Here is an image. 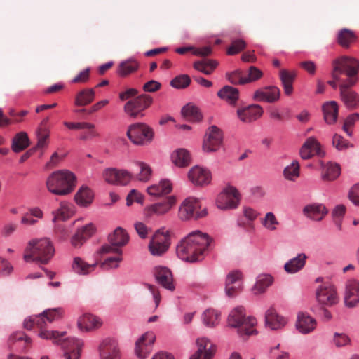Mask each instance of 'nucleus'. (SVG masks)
<instances>
[{
    "mask_svg": "<svg viewBox=\"0 0 359 359\" xmlns=\"http://www.w3.org/2000/svg\"><path fill=\"white\" fill-rule=\"evenodd\" d=\"M63 124L70 130H88V135H80L79 138L81 140H88L99 135L95 130V125L90 123L65 121Z\"/></svg>",
    "mask_w": 359,
    "mask_h": 359,
    "instance_id": "30",
    "label": "nucleus"
},
{
    "mask_svg": "<svg viewBox=\"0 0 359 359\" xmlns=\"http://www.w3.org/2000/svg\"><path fill=\"white\" fill-rule=\"evenodd\" d=\"M198 351L193 354L190 359H212L215 352V346L205 337L196 340Z\"/></svg>",
    "mask_w": 359,
    "mask_h": 359,
    "instance_id": "25",
    "label": "nucleus"
},
{
    "mask_svg": "<svg viewBox=\"0 0 359 359\" xmlns=\"http://www.w3.org/2000/svg\"><path fill=\"white\" fill-rule=\"evenodd\" d=\"M95 92L93 88H85L80 90L75 96L74 104L83 107L90 104L95 99Z\"/></svg>",
    "mask_w": 359,
    "mask_h": 359,
    "instance_id": "39",
    "label": "nucleus"
},
{
    "mask_svg": "<svg viewBox=\"0 0 359 359\" xmlns=\"http://www.w3.org/2000/svg\"><path fill=\"white\" fill-rule=\"evenodd\" d=\"M101 325L100 318L91 314H84L78 320V327L81 330L90 331L100 327Z\"/></svg>",
    "mask_w": 359,
    "mask_h": 359,
    "instance_id": "34",
    "label": "nucleus"
},
{
    "mask_svg": "<svg viewBox=\"0 0 359 359\" xmlns=\"http://www.w3.org/2000/svg\"><path fill=\"white\" fill-rule=\"evenodd\" d=\"M65 335L60 337L59 342L54 344L61 346L65 359H79L84 345L83 340L74 337L65 338Z\"/></svg>",
    "mask_w": 359,
    "mask_h": 359,
    "instance_id": "12",
    "label": "nucleus"
},
{
    "mask_svg": "<svg viewBox=\"0 0 359 359\" xmlns=\"http://www.w3.org/2000/svg\"><path fill=\"white\" fill-rule=\"evenodd\" d=\"M263 76V72L255 66H250L248 71V76H245L246 83L255 82Z\"/></svg>",
    "mask_w": 359,
    "mask_h": 359,
    "instance_id": "62",
    "label": "nucleus"
},
{
    "mask_svg": "<svg viewBox=\"0 0 359 359\" xmlns=\"http://www.w3.org/2000/svg\"><path fill=\"white\" fill-rule=\"evenodd\" d=\"M355 39V34L347 29L341 30L337 36V41L340 46L348 48Z\"/></svg>",
    "mask_w": 359,
    "mask_h": 359,
    "instance_id": "54",
    "label": "nucleus"
},
{
    "mask_svg": "<svg viewBox=\"0 0 359 359\" xmlns=\"http://www.w3.org/2000/svg\"><path fill=\"white\" fill-rule=\"evenodd\" d=\"M155 335L149 332L144 334L135 343V354L140 359L146 358L151 351V346L155 341Z\"/></svg>",
    "mask_w": 359,
    "mask_h": 359,
    "instance_id": "23",
    "label": "nucleus"
},
{
    "mask_svg": "<svg viewBox=\"0 0 359 359\" xmlns=\"http://www.w3.org/2000/svg\"><path fill=\"white\" fill-rule=\"evenodd\" d=\"M138 68V62L134 60H129L122 62L118 66V74L122 76H126L129 74L136 71Z\"/></svg>",
    "mask_w": 359,
    "mask_h": 359,
    "instance_id": "55",
    "label": "nucleus"
},
{
    "mask_svg": "<svg viewBox=\"0 0 359 359\" xmlns=\"http://www.w3.org/2000/svg\"><path fill=\"white\" fill-rule=\"evenodd\" d=\"M273 283V278L270 275H260L258 276L256 283L253 287L255 294H261L266 291Z\"/></svg>",
    "mask_w": 359,
    "mask_h": 359,
    "instance_id": "50",
    "label": "nucleus"
},
{
    "mask_svg": "<svg viewBox=\"0 0 359 359\" xmlns=\"http://www.w3.org/2000/svg\"><path fill=\"white\" fill-rule=\"evenodd\" d=\"M297 329L302 334L313 331L316 327V320L306 313H299L296 323Z\"/></svg>",
    "mask_w": 359,
    "mask_h": 359,
    "instance_id": "32",
    "label": "nucleus"
},
{
    "mask_svg": "<svg viewBox=\"0 0 359 359\" xmlns=\"http://www.w3.org/2000/svg\"><path fill=\"white\" fill-rule=\"evenodd\" d=\"M154 133L151 128L143 123H137L129 126L127 136L135 144L147 145L153 140Z\"/></svg>",
    "mask_w": 359,
    "mask_h": 359,
    "instance_id": "7",
    "label": "nucleus"
},
{
    "mask_svg": "<svg viewBox=\"0 0 359 359\" xmlns=\"http://www.w3.org/2000/svg\"><path fill=\"white\" fill-rule=\"evenodd\" d=\"M218 65L216 60L205 59L196 61L193 66L194 68L206 75L211 74Z\"/></svg>",
    "mask_w": 359,
    "mask_h": 359,
    "instance_id": "45",
    "label": "nucleus"
},
{
    "mask_svg": "<svg viewBox=\"0 0 359 359\" xmlns=\"http://www.w3.org/2000/svg\"><path fill=\"white\" fill-rule=\"evenodd\" d=\"M279 74L285 94L290 95L293 92L292 83L296 77L295 72H289L286 69H281Z\"/></svg>",
    "mask_w": 359,
    "mask_h": 359,
    "instance_id": "40",
    "label": "nucleus"
},
{
    "mask_svg": "<svg viewBox=\"0 0 359 359\" xmlns=\"http://www.w3.org/2000/svg\"><path fill=\"white\" fill-rule=\"evenodd\" d=\"M229 325L238 329V334L244 337L257 333L255 327L257 320L252 316H246L243 306H238L231 311L228 317Z\"/></svg>",
    "mask_w": 359,
    "mask_h": 359,
    "instance_id": "5",
    "label": "nucleus"
},
{
    "mask_svg": "<svg viewBox=\"0 0 359 359\" xmlns=\"http://www.w3.org/2000/svg\"><path fill=\"white\" fill-rule=\"evenodd\" d=\"M95 232V227L93 224H90L79 229L72 239V244L77 248L81 246L83 243L91 237Z\"/></svg>",
    "mask_w": 359,
    "mask_h": 359,
    "instance_id": "36",
    "label": "nucleus"
},
{
    "mask_svg": "<svg viewBox=\"0 0 359 359\" xmlns=\"http://www.w3.org/2000/svg\"><path fill=\"white\" fill-rule=\"evenodd\" d=\"M96 266V263L90 264L80 257H75L72 263V269L79 275H86L94 271Z\"/></svg>",
    "mask_w": 359,
    "mask_h": 359,
    "instance_id": "43",
    "label": "nucleus"
},
{
    "mask_svg": "<svg viewBox=\"0 0 359 359\" xmlns=\"http://www.w3.org/2000/svg\"><path fill=\"white\" fill-rule=\"evenodd\" d=\"M172 184L169 180H161L158 184H154L147 188V192L151 196H160L171 192Z\"/></svg>",
    "mask_w": 359,
    "mask_h": 359,
    "instance_id": "41",
    "label": "nucleus"
},
{
    "mask_svg": "<svg viewBox=\"0 0 359 359\" xmlns=\"http://www.w3.org/2000/svg\"><path fill=\"white\" fill-rule=\"evenodd\" d=\"M338 104L335 101L325 102L323 105V111L324 119L328 124H332L336 122L338 116Z\"/></svg>",
    "mask_w": 359,
    "mask_h": 359,
    "instance_id": "38",
    "label": "nucleus"
},
{
    "mask_svg": "<svg viewBox=\"0 0 359 359\" xmlns=\"http://www.w3.org/2000/svg\"><path fill=\"white\" fill-rule=\"evenodd\" d=\"M212 239L201 231H194L183 238L177 246V255L188 262L201 261Z\"/></svg>",
    "mask_w": 359,
    "mask_h": 359,
    "instance_id": "1",
    "label": "nucleus"
},
{
    "mask_svg": "<svg viewBox=\"0 0 359 359\" xmlns=\"http://www.w3.org/2000/svg\"><path fill=\"white\" fill-rule=\"evenodd\" d=\"M93 198V194L92 191L86 187H82L75 195L76 202L82 206H86L90 204Z\"/></svg>",
    "mask_w": 359,
    "mask_h": 359,
    "instance_id": "48",
    "label": "nucleus"
},
{
    "mask_svg": "<svg viewBox=\"0 0 359 359\" xmlns=\"http://www.w3.org/2000/svg\"><path fill=\"white\" fill-rule=\"evenodd\" d=\"M328 210L323 204L313 203L306 205L303 209V213L308 218L320 221L327 214Z\"/></svg>",
    "mask_w": 359,
    "mask_h": 359,
    "instance_id": "31",
    "label": "nucleus"
},
{
    "mask_svg": "<svg viewBox=\"0 0 359 359\" xmlns=\"http://www.w3.org/2000/svg\"><path fill=\"white\" fill-rule=\"evenodd\" d=\"M182 114L187 120L194 122H198L202 119V115L198 107L191 104L184 106L182 109Z\"/></svg>",
    "mask_w": 359,
    "mask_h": 359,
    "instance_id": "51",
    "label": "nucleus"
},
{
    "mask_svg": "<svg viewBox=\"0 0 359 359\" xmlns=\"http://www.w3.org/2000/svg\"><path fill=\"white\" fill-rule=\"evenodd\" d=\"M333 342L337 347L340 348L350 344L351 339L344 333L336 332L334 334Z\"/></svg>",
    "mask_w": 359,
    "mask_h": 359,
    "instance_id": "63",
    "label": "nucleus"
},
{
    "mask_svg": "<svg viewBox=\"0 0 359 359\" xmlns=\"http://www.w3.org/2000/svg\"><path fill=\"white\" fill-rule=\"evenodd\" d=\"M348 82H341L339 84L340 97L342 102L348 109H354L359 106V95L351 87Z\"/></svg>",
    "mask_w": 359,
    "mask_h": 359,
    "instance_id": "17",
    "label": "nucleus"
},
{
    "mask_svg": "<svg viewBox=\"0 0 359 359\" xmlns=\"http://www.w3.org/2000/svg\"><path fill=\"white\" fill-rule=\"evenodd\" d=\"M175 203L176 198L175 196H168L161 202L156 203L146 207L144 214L147 218L165 215L170 211Z\"/></svg>",
    "mask_w": 359,
    "mask_h": 359,
    "instance_id": "16",
    "label": "nucleus"
},
{
    "mask_svg": "<svg viewBox=\"0 0 359 359\" xmlns=\"http://www.w3.org/2000/svg\"><path fill=\"white\" fill-rule=\"evenodd\" d=\"M300 174V166L297 161H293L290 165L285 168L283 175L285 178L290 181H295Z\"/></svg>",
    "mask_w": 359,
    "mask_h": 359,
    "instance_id": "53",
    "label": "nucleus"
},
{
    "mask_svg": "<svg viewBox=\"0 0 359 359\" xmlns=\"http://www.w3.org/2000/svg\"><path fill=\"white\" fill-rule=\"evenodd\" d=\"M154 274L156 281L162 287L170 291L175 290L172 273L167 267L156 266Z\"/></svg>",
    "mask_w": 359,
    "mask_h": 359,
    "instance_id": "27",
    "label": "nucleus"
},
{
    "mask_svg": "<svg viewBox=\"0 0 359 359\" xmlns=\"http://www.w3.org/2000/svg\"><path fill=\"white\" fill-rule=\"evenodd\" d=\"M139 173L137 174L136 178L141 182H147L149 180L151 175V170L150 167L146 163L139 162L137 163Z\"/></svg>",
    "mask_w": 359,
    "mask_h": 359,
    "instance_id": "57",
    "label": "nucleus"
},
{
    "mask_svg": "<svg viewBox=\"0 0 359 359\" xmlns=\"http://www.w3.org/2000/svg\"><path fill=\"white\" fill-rule=\"evenodd\" d=\"M48 191L54 194L65 196L72 192L76 187V177L70 171L61 170L53 172L46 180Z\"/></svg>",
    "mask_w": 359,
    "mask_h": 359,
    "instance_id": "3",
    "label": "nucleus"
},
{
    "mask_svg": "<svg viewBox=\"0 0 359 359\" xmlns=\"http://www.w3.org/2000/svg\"><path fill=\"white\" fill-rule=\"evenodd\" d=\"M217 95L224 100L230 104H235L239 97V92L237 88L232 86H225L217 93Z\"/></svg>",
    "mask_w": 359,
    "mask_h": 359,
    "instance_id": "42",
    "label": "nucleus"
},
{
    "mask_svg": "<svg viewBox=\"0 0 359 359\" xmlns=\"http://www.w3.org/2000/svg\"><path fill=\"white\" fill-rule=\"evenodd\" d=\"M242 289L241 273L238 271L229 273L225 283V292L228 297H233Z\"/></svg>",
    "mask_w": 359,
    "mask_h": 359,
    "instance_id": "26",
    "label": "nucleus"
},
{
    "mask_svg": "<svg viewBox=\"0 0 359 359\" xmlns=\"http://www.w3.org/2000/svg\"><path fill=\"white\" fill-rule=\"evenodd\" d=\"M29 144V140L26 133H17L13 139L12 149L18 153L25 149Z\"/></svg>",
    "mask_w": 359,
    "mask_h": 359,
    "instance_id": "46",
    "label": "nucleus"
},
{
    "mask_svg": "<svg viewBox=\"0 0 359 359\" xmlns=\"http://www.w3.org/2000/svg\"><path fill=\"white\" fill-rule=\"evenodd\" d=\"M39 317H43L46 324L44 325V330H46L47 323H51L54 320H57L62 316V310L60 308L49 309L45 310L42 313L39 315Z\"/></svg>",
    "mask_w": 359,
    "mask_h": 359,
    "instance_id": "52",
    "label": "nucleus"
},
{
    "mask_svg": "<svg viewBox=\"0 0 359 359\" xmlns=\"http://www.w3.org/2000/svg\"><path fill=\"white\" fill-rule=\"evenodd\" d=\"M262 224L270 231L276 229V226L279 224L275 215L273 212H267L264 218L262 220Z\"/></svg>",
    "mask_w": 359,
    "mask_h": 359,
    "instance_id": "59",
    "label": "nucleus"
},
{
    "mask_svg": "<svg viewBox=\"0 0 359 359\" xmlns=\"http://www.w3.org/2000/svg\"><path fill=\"white\" fill-rule=\"evenodd\" d=\"M226 78L233 84L244 85L246 84L245 76L240 69H237L231 73H226Z\"/></svg>",
    "mask_w": 359,
    "mask_h": 359,
    "instance_id": "60",
    "label": "nucleus"
},
{
    "mask_svg": "<svg viewBox=\"0 0 359 359\" xmlns=\"http://www.w3.org/2000/svg\"><path fill=\"white\" fill-rule=\"evenodd\" d=\"M54 252V248L48 238H34L28 242L23 258L27 262H37L46 264L53 257Z\"/></svg>",
    "mask_w": 359,
    "mask_h": 359,
    "instance_id": "2",
    "label": "nucleus"
},
{
    "mask_svg": "<svg viewBox=\"0 0 359 359\" xmlns=\"http://www.w3.org/2000/svg\"><path fill=\"white\" fill-rule=\"evenodd\" d=\"M207 215L205 208L201 210V204L198 199L189 197L180 205L178 211V217L182 221L197 219Z\"/></svg>",
    "mask_w": 359,
    "mask_h": 359,
    "instance_id": "6",
    "label": "nucleus"
},
{
    "mask_svg": "<svg viewBox=\"0 0 359 359\" xmlns=\"http://www.w3.org/2000/svg\"><path fill=\"white\" fill-rule=\"evenodd\" d=\"M45 324L46 322L43 317L35 316L25 319L23 325L24 327L27 330H31L34 325H36L40 329L39 336L41 338L51 340L53 343L59 342L60 340V337L64 336L65 332L44 330Z\"/></svg>",
    "mask_w": 359,
    "mask_h": 359,
    "instance_id": "9",
    "label": "nucleus"
},
{
    "mask_svg": "<svg viewBox=\"0 0 359 359\" xmlns=\"http://www.w3.org/2000/svg\"><path fill=\"white\" fill-rule=\"evenodd\" d=\"M320 166L322 168V177L324 180H334L337 179L341 173L340 166L337 163L330 162L325 163L320 161Z\"/></svg>",
    "mask_w": 359,
    "mask_h": 359,
    "instance_id": "35",
    "label": "nucleus"
},
{
    "mask_svg": "<svg viewBox=\"0 0 359 359\" xmlns=\"http://www.w3.org/2000/svg\"><path fill=\"white\" fill-rule=\"evenodd\" d=\"M100 359H119L120 351L117 341L112 338L103 339L98 347Z\"/></svg>",
    "mask_w": 359,
    "mask_h": 359,
    "instance_id": "20",
    "label": "nucleus"
},
{
    "mask_svg": "<svg viewBox=\"0 0 359 359\" xmlns=\"http://www.w3.org/2000/svg\"><path fill=\"white\" fill-rule=\"evenodd\" d=\"M191 79L187 74H181L175 77L171 81L170 85L177 89L185 88L189 86Z\"/></svg>",
    "mask_w": 359,
    "mask_h": 359,
    "instance_id": "58",
    "label": "nucleus"
},
{
    "mask_svg": "<svg viewBox=\"0 0 359 359\" xmlns=\"http://www.w3.org/2000/svg\"><path fill=\"white\" fill-rule=\"evenodd\" d=\"M170 235L168 231L157 230L152 236L148 248L150 253L154 256H161L165 253L170 245Z\"/></svg>",
    "mask_w": 359,
    "mask_h": 359,
    "instance_id": "11",
    "label": "nucleus"
},
{
    "mask_svg": "<svg viewBox=\"0 0 359 359\" xmlns=\"http://www.w3.org/2000/svg\"><path fill=\"white\" fill-rule=\"evenodd\" d=\"M188 177L193 184L199 186L208 184L211 180L210 172L199 166L193 167L188 173Z\"/></svg>",
    "mask_w": 359,
    "mask_h": 359,
    "instance_id": "28",
    "label": "nucleus"
},
{
    "mask_svg": "<svg viewBox=\"0 0 359 359\" xmlns=\"http://www.w3.org/2000/svg\"><path fill=\"white\" fill-rule=\"evenodd\" d=\"M144 198L142 194L135 189H132L126 197V205L128 206H130L133 202H137L142 204Z\"/></svg>",
    "mask_w": 359,
    "mask_h": 359,
    "instance_id": "64",
    "label": "nucleus"
},
{
    "mask_svg": "<svg viewBox=\"0 0 359 359\" xmlns=\"http://www.w3.org/2000/svg\"><path fill=\"white\" fill-rule=\"evenodd\" d=\"M263 113V108L257 104H250L237 109L238 119L245 123H250L257 120L262 116Z\"/></svg>",
    "mask_w": 359,
    "mask_h": 359,
    "instance_id": "21",
    "label": "nucleus"
},
{
    "mask_svg": "<svg viewBox=\"0 0 359 359\" xmlns=\"http://www.w3.org/2000/svg\"><path fill=\"white\" fill-rule=\"evenodd\" d=\"M245 47L246 43L244 40L241 39L233 40L231 46L227 49V54L229 55H236L244 50Z\"/></svg>",
    "mask_w": 359,
    "mask_h": 359,
    "instance_id": "61",
    "label": "nucleus"
},
{
    "mask_svg": "<svg viewBox=\"0 0 359 359\" xmlns=\"http://www.w3.org/2000/svg\"><path fill=\"white\" fill-rule=\"evenodd\" d=\"M265 321L266 325L271 330L280 329L287 323V320L283 316H279L272 307L266 311Z\"/></svg>",
    "mask_w": 359,
    "mask_h": 359,
    "instance_id": "33",
    "label": "nucleus"
},
{
    "mask_svg": "<svg viewBox=\"0 0 359 359\" xmlns=\"http://www.w3.org/2000/svg\"><path fill=\"white\" fill-rule=\"evenodd\" d=\"M99 252L100 254H113L114 256L107 257L101 264V267L104 269L117 268L119 263L122 261V249L117 247H109L103 245Z\"/></svg>",
    "mask_w": 359,
    "mask_h": 359,
    "instance_id": "19",
    "label": "nucleus"
},
{
    "mask_svg": "<svg viewBox=\"0 0 359 359\" xmlns=\"http://www.w3.org/2000/svg\"><path fill=\"white\" fill-rule=\"evenodd\" d=\"M173 163L178 167H186L191 162V156L189 151L184 149L176 150L172 155Z\"/></svg>",
    "mask_w": 359,
    "mask_h": 359,
    "instance_id": "47",
    "label": "nucleus"
},
{
    "mask_svg": "<svg viewBox=\"0 0 359 359\" xmlns=\"http://www.w3.org/2000/svg\"><path fill=\"white\" fill-rule=\"evenodd\" d=\"M104 180L113 184H127L132 179V175L125 170L107 168L103 172Z\"/></svg>",
    "mask_w": 359,
    "mask_h": 359,
    "instance_id": "22",
    "label": "nucleus"
},
{
    "mask_svg": "<svg viewBox=\"0 0 359 359\" xmlns=\"http://www.w3.org/2000/svg\"><path fill=\"white\" fill-rule=\"evenodd\" d=\"M344 306L352 309L359 305V281L349 279L345 283L343 295Z\"/></svg>",
    "mask_w": 359,
    "mask_h": 359,
    "instance_id": "14",
    "label": "nucleus"
},
{
    "mask_svg": "<svg viewBox=\"0 0 359 359\" xmlns=\"http://www.w3.org/2000/svg\"><path fill=\"white\" fill-rule=\"evenodd\" d=\"M299 153L303 159H309L315 155L319 157H323L325 155V152L321 149L320 144L314 137H310L305 141Z\"/></svg>",
    "mask_w": 359,
    "mask_h": 359,
    "instance_id": "24",
    "label": "nucleus"
},
{
    "mask_svg": "<svg viewBox=\"0 0 359 359\" xmlns=\"http://www.w3.org/2000/svg\"><path fill=\"white\" fill-rule=\"evenodd\" d=\"M71 210L69 205L66 202H61L60 208L57 209L54 214L53 221L57 220H66L70 216Z\"/></svg>",
    "mask_w": 359,
    "mask_h": 359,
    "instance_id": "56",
    "label": "nucleus"
},
{
    "mask_svg": "<svg viewBox=\"0 0 359 359\" xmlns=\"http://www.w3.org/2000/svg\"><path fill=\"white\" fill-rule=\"evenodd\" d=\"M243 212V217L247 219V222H245L243 217H240L237 222L238 225L243 228L253 229L252 222L257 219L258 216L257 212L250 207H244Z\"/></svg>",
    "mask_w": 359,
    "mask_h": 359,
    "instance_id": "44",
    "label": "nucleus"
},
{
    "mask_svg": "<svg viewBox=\"0 0 359 359\" xmlns=\"http://www.w3.org/2000/svg\"><path fill=\"white\" fill-rule=\"evenodd\" d=\"M129 241V235L121 227H117L108 236V245L109 247H117L122 248L123 246L128 244Z\"/></svg>",
    "mask_w": 359,
    "mask_h": 359,
    "instance_id": "29",
    "label": "nucleus"
},
{
    "mask_svg": "<svg viewBox=\"0 0 359 359\" xmlns=\"http://www.w3.org/2000/svg\"><path fill=\"white\" fill-rule=\"evenodd\" d=\"M307 257L305 254H299L296 257L290 259L284 265L285 271L288 273H295L305 266Z\"/></svg>",
    "mask_w": 359,
    "mask_h": 359,
    "instance_id": "37",
    "label": "nucleus"
},
{
    "mask_svg": "<svg viewBox=\"0 0 359 359\" xmlns=\"http://www.w3.org/2000/svg\"><path fill=\"white\" fill-rule=\"evenodd\" d=\"M222 131L215 126L210 127L203 140V149L207 152L217 151L222 144Z\"/></svg>",
    "mask_w": 359,
    "mask_h": 359,
    "instance_id": "15",
    "label": "nucleus"
},
{
    "mask_svg": "<svg viewBox=\"0 0 359 359\" xmlns=\"http://www.w3.org/2000/svg\"><path fill=\"white\" fill-rule=\"evenodd\" d=\"M318 302L323 306H333L339 302L335 286L330 282H323L316 291Z\"/></svg>",
    "mask_w": 359,
    "mask_h": 359,
    "instance_id": "10",
    "label": "nucleus"
},
{
    "mask_svg": "<svg viewBox=\"0 0 359 359\" xmlns=\"http://www.w3.org/2000/svg\"><path fill=\"white\" fill-rule=\"evenodd\" d=\"M220 313L217 311L208 309L203 313V322L207 327H212L219 323Z\"/></svg>",
    "mask_w": 359,
    "mask_h": 359,
    "instance_id": "49",
    "label": "nucleus"
},
{
    "mask_svg": "<svg viewBox=\"0 0 359 359\" xmlns=\"http://www.w3.org/2000/svg\"><path fill=\"white\" fill-rule=\"evenodd\" d=\"M240 200L238 191L234 187L229 186L218 195L216 204L221 210L234 209L238 207Z\"/></svg>",
    "mask_w": 359,
    "mask_h": 359,
    "instance_id": "13",
    "label": "nucleus"
},
{
    "mask_svg": "<svg viewBox=\"0 0 359 359\" xmlns=\"http://www.w3.org/2000/svg\"><path fill=\"white\" fill-rule=\"evenodd\" d=\"M152 102L153 99L150 95L142 94L128 100L123 107V111L133 118L143 117V111L149 107Z\"/></svg>",
    "mask_w": 359,
    "mask_h": 359,
    "instance_id": "8",
    "label": "nucleus"
},
{
    "mask_svg": "<svg viewBox=\"0 0 359 359\" xmlns=\"http://www.w3.org/2000/svg\"><path fill=\"white\" fill-rule=\"evenodd\" d=\"M332 77L339 81V76L344 74L347 76L341 82H348L351 85H356L358 81L359 61L351 57L341 56L332 62Z\"/></svg>",
    "mask_w": 359,
    "mask_h": 359,
    "instance_id": "4",
    "label": "nucleus"
},
{
    "mask_svg": "<svg viewBox=\"0 0 359 359\" xmlns=\"http://www.w3.org/2000/svg\"><path fill=\"white\" fill-rule=\"evenodd\" d=\"M280 90L275 86H269L256 90L252 95L256 102L273 103L280 99Z\"/></svg>",
    "mask_w": 359,
    "mask_h": 359,
    "instance_id": "18",
    "label": "nucleus"
}]
</instances>
